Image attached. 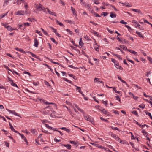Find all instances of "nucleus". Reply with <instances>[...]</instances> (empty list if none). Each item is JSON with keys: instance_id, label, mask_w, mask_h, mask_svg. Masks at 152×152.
I'll list each match as a JSON object with an SVG mask.
<instances>
[{"instance_id": "51", "label": "nucleus", "mask_w": 152, "mask_h": 152, "mask_svg": "<svg viewBox=\"0 0 152 152\" xmlns=\"http://www.w3.org/2000/svg\"><path fill=\"white\" fill-rule=\"evenodd\" d=\"M94 146L97 147L98 148H102V146L100 145L99 144H95L94 145Z\"/></svg>"}, {"instance_id": "40", "label": "nucleus", "mask_w": 152, "mask_h": 152, "mask_svg": "<svg viewBox=\"0 0 152 152\" xmlns=\"http://www.w3.org/2000/svg\"><path fill=\"white\" fill-rule=\"evenodd\" d=\"M145 107V105L143 104H141L139 106V107L140 108H142V109H143Z\"/></svg>"}, {"instance_id": "47", "label": "nucleus", "mask_w": 152, "mask_h": 152, "mask_svg": "<svg viewBox=\"0 0 152 152\" xmlns=\"http://www.w3.org/2000/svg\"><path fill=\"white\" fill-rule=\"evenodd\" d=\"M125 26L128 28V30L129 31H131L132 30L131 28L129 26L125 25Z\"/></svg>"}, {"instance_id": "42", "label": "nucleus", "mask_w": 152, "mask_h": 152, "mask_svg": "<svg viewBox=\"0 0 152 152\" xmlns=\"http://www.w3.org/2000/svg\"><path fill=\"white\" fill-rule=\"evenodd\" d=\"M149 61L151 64H152V58L149 56L147 57Z\"/></svg>"}, {"instance_id": "56", "label": "nucleus", "mask_w": 152, "mask_h": 152, "mask_svg": "<svg viewBox=\"0 0 152 152\" xmlns=\"http://www.w3.org/2000/svg\"><path fill=\"white\" fill-rule=\"evenodd\" d=\"M120 23L126 25L127 23L126 22H124L123 20H121L120 21Z\"/></svg>"}, {"instance_id": "45", "label": "nucleus", "mask_w": 152, "mask_h": 152, "mask_svg": "<svg viewBox=\"0 0 152 152\" xmlns=\"http://www.w3.org/2000/svg\"><path fill=\"white\" fill-rule=\"evenodd\" d=\"M126 58L127 60L128 61L130 62H131V63H132L134 64V61H132V60H131L129 59V58H127V57H126Z\"/></svg>"}, {"instance_id": "17", "label": "nucleus", "mask_w": 152, "mask_h": 152, "mask_svg": "<svg viewBox=\"0 0 152 152\" xmlns=\"http://www.w3.org/2000/svg\"><path fill=\"white\" fill-rule=\"evenodd\" d=\"M136 34H137L139 36V37H140V38H143L144 37V36L142 35V34L140 32H139L137 31H136Z\"/></svg>"}, {"instance_id": "26", "label": "nucleus", "mask_w": 152, "mask_h": 152, "mask_svg": "<svg viewBox=\"0 0 152 152\" xmlns=\"http://www.w3.org/2000/svg\"><path fill=\"white\" fill-rule=\"evenodd\" d=\"M75 86L76 87V90L79 93H80L82 91L80 87L77 86Z\"/></svg>"}, {"instance_id": "6", "label": "nucleus", "mask_w": 152, "mask_h": 152, "mask_svg": "<svg viewBox=\"0 0 152 152\" xmlns=\"http://www.w3.org/2000/svg\"><path fill=\"white\" fill-rule=\"evenodd\" d=\"M39 42L37 39L36 38L34 39V46L36 48L38 47Z\"/></svg>"}, {"instance_id": "30", "label": "nucleus", "mask_w": 152, "mask_h": 152, "mask_svg": "<svg viewBox=\"0 0 152 152\" xmlns=\"http://www.w3.org/2000/svg\"><path fill=\"white\" fill-rule=\"evenodd\" d=\"M142 133L145 136H147L148 135L147 133L146 132L144 129H142Z\"/></svg>"}, {"instance_id": "14", "label": "nucleus", "mask_w": 152, "mask_h": 152, "mask_svg": "<svg viewBox=\"0 0 152 152\" xmlns=\"http://www.w3.org/2000/svg\"><path fill=\"white\" fill-rule=\"evenodd\" d=\"M62 145L64 146L67 148L69 149H71V146L70 145L68 144H62Z\"/></svg>"}, {"instance_id": "23", "label": "nucleus", "mask_w": 152, "mask_h": 152, "mask_svg": "<svg viewBox=\"0 0 152 152\" xmlns=\"http://www.w3.org/2000/svg\"><path fill=\"white\" fill-rule=\"evenodd\" d=\"M10 129L13 131L15 133H18V132L17 131L15 130L14 128L12 126H10Z\"/></svg>"}, {"instance_id": "21", "label": "nucleus", "mask_w": 152, "mask_h": 152, "mask_svg": "<svg viewBox=\"0 0 152 152\" xmlns=\"http://www.w3.org/2000/svg\"><path fill=\"white\" fill-rule=\"evenodd\" d=\"M6 28L8 30L10 31H12L13 30V28H12L9 26L6 27Z\"/></svg>"}, {"instance_id": "61", "label": "nucleus", "mask_w": 152, "mask_h": 152, "mask_svg": "<svg viewBox=\"0 0 152 152\" xmlns=\"http://www.w3.org/2000/svg\"><path fill=\"white\" fill-rule=\"evenodd\" d=\"M116 99L119 100V101L120 102H121L120 98L118 95L117 96H116Z\"/></svg>"}, {"instance_id": "28", "label": "nucleus", "mask_w": 152, "mask_h": 152, "mask_svg": "<svg viewBox=\"0 0 152 152\" xmlns=\"http://www.w3.org/2000/svg\"><path fill=\"white\" fill-rule=\"evenodd\" d=\"M27 53H29L30 54H31L33 57H34V58H35V57H37L36 55H35L33 53H32L31 52H30L29 51H27Z\"/></svg>"}, {"instance_id": "39", "label": "nucleus", "mask_w": 152, "mask_h": 152, "mask_svg": "<svg viewBox=\"0 0 152 152\" xmlns=\"http://www.w3.org/2000/svg\"><path fill=\"white\" fill-rule=\"evenodd\" d=\"M31 132L33 134H34L37 132V131L34 129H31Z\"/></svg>"}, {"instance_id": "1", "label": "nucleus", "mask_w": 152, "mask_h": 152, "mask_svg": "<svg viewBox=\"0 0 152 152\" xmlns=\"http://www.w3.org/2000/svg\"><path fill=\"white\" fill-rule=\"evenodd\" d=\"M44 109H46L45 110H43L42 113L44 114H50V112H54V111L53 110V108L50 106H48L44 108Z\"/></svg>"}, {"instance_id": "52", "label": "nucleus", "mask_w": 152, "mask_h": 152, "mask_svg": "<svg viewBox=\"0 0 152 152\" xmlns=\"http://www.w3.org/2000/svg\"><path fill=\"white\" fill-rule=\"evenodd\" d=\"M17 133L18 134H19L21 136V138H22V139H23L25 138V137L24 136L23 134H21L20 133H19V132H18V133Z\"/></svg>"}, {"instance_id": "8", "label": "nucleus", "mask_w": 152, "mask_h": 152, "mask_svg": "<svg viewBox=\"0 0 152 152\" xmlns=\"http://www.w3.org/2000/svg\"><path fill=\"white\" fill-rule=\"evenodd\" d=\"M16 15H24V12L22 10L18 11L16 12Z\"/></svg>"}, {"instance_id": "15", "label": "nucleus", "mask_w": 152, "mask_h": 152, "mask_svg": "<svg viewBox=\"0 0 152 152\" xmlns=\"http://www.w3.org/2000/svg\"><path fill=\"white\" fill-rule=\"evenodd\" d=\"M60 129H61L62 130L66 131L68 133L70 132V130L69 129L66 128L64 127L61 128H60Z\"/></svg>"}, {"instance_id": "41", "label": "nucleus", "mask_w": 152, "mask_h": 152, "mask_svg": "<svg viewBox=\"0 0 152 152\" xmlns=\"http://www.w3.org/2000/svg\"><path fill=\"white\" fill-rule=\"evenodd\" d=\"M50 40L52 41L55 44H58V42H56L55 40V39H54V38H50Z\"/></svg>"}, {"instance_id": "20", "label": "nucleus", "mask_w": 152, "mask_h": 152, "mask_svg": "<svg viewBox=\"0 0 152 152\" xmlns=\"http://www.w3.org/2000/svg\"><path fill=\"white\" fill-rule=\"evenodd\" d=\"M113 90L115 91V92L117 93H118L119 94H121V92L120 91H117L116 90V87H114L113 88Z\"/></svg>"}, {"instance_id": "9", "label": "nucleus", "mask_w": 152, "mask_h": 152, "mask_svg": "<svg viewBox=\"0 0 152 152\" xmlns=\"http://www.w3.org/2000/svg\"><path fill=\"white\" fill-rule=\"evenodd\" d=\"M71 7V10H72L73 14L75 16H77L76 12L75 9L74 8L72 7Z\"/></svg>"}, {"instance_id": "13", "label": "nucleus", "mask_w": 152, "mask_h": 152, "mask_svg": "<svg viewBox=\"0 0 152 152\" xmlns=\"http://www.w3.org/2000/svg\"><path fill=\"white\" fill-rule=\"evenodd\" d=\"M46 9H47V11L48 12V13L50 15H54L55 16H56V14H54V13L53 12H51V11L49 10V9L48 8H46Z\"/></svg>"}, {"instance_id": "37", "label": "nucleus", "mask_w": 152, "mask_h": 152, "mask_svg": "<svg viewBox=\"0 0 152 152\" xmlns=\"http://www.w3.org/2000/svg\"><path fill=\"white\" fill-rule=\"evenodd\" d=\"M45 126L47 128L50 129L51 130V129H52V127L51 126H50L48 124H45Z\"/></svg>"}, {"instance_id": "36", "label": "nucleus", "mask_w": 152, "mask_h": 152, "mask_svg": "<svg viewBox=\"0 0 152 152\" xmlns=\"http://www.w3.org/2000/svg\"><path fill=\"white\" fill-rule=\"evenodd\" d=\"M113 54L114 56L117 57L119 59H120L121 60H122V58L120 57V55H119L117 54Z\"/></svg>"}, {"instance_id": "60", "label": "nucleus", "mask_w": 152, "mask_h": 152, "mask_svg": "<svg viewBox=\"0 0 152 152\" xmlns=\"http://www.w3.org/2000/svg\"><path fill=\"white\" fill-rule=\"evenodd\" d=\"M111 61L115 63H117V61L114 59H111Z\"/></svg>"}, {"instance_id": "38", "label": "nucleus", "mask_w": 152, "mask_h": 152, "mask_svg": "<svg viewBox=\"0 0 152 152\" xmlns=\"http://www.w3.org/2000/svg\"><path fill=\"white\" fill-rule=\"evenodd\" d=\"M123 41H122V43H126V44H129V41L126 40L125 39H124L122 40Z\"/></svg>"}, {"instance_id": "64", "label": "nucleus", "mask_w": 152, "mask_h": 152, "mask_svg": "<svg viewBox=\"0 0 152 152\" xmlns=\"http://www.w3.org/2000/svg\"><path fill=\"white\" fill-rule=\"evenodd\" d=\"M8 1L7 0H5L4 2V4L3 5V6H5V5H6L7 4V2H8Z\"/></svg>"}, {"instance_id": "55", "label": "nucleus", "mask_w": 152, "mask_h": 152, "mask_svg": "<svg viewBox=\"0 0 152 152\" xmlns=\"http://www.w3.org/2000/svg\"><path fill=\"white\" fill-rule=\"evenodd\" d=\"M66 31H67V32L69 33V34H71H71H72V31H71L70 30V29H68V28L67 29H66Z\"/></svg>"}, {"instance_id": "18", "label": "nucleus", "mask_w": 152, "mask_h": 152, "mask_svg": "<svg viewBox=\"0 0 152 152\" xmlns=\"http://www.w3.org/2000/svg\"><path fill=\"white\" fill-rule=\"evenodd\" d=\"M17 51H19L21 53H25V51H24L23 50L21 49H19L18 48H16L15 49Z\"/></svg>"}, {"instance_id": "22", "label": "nucleus", "mask_w": 152, "mask_h": 152, "mask_svg": "<svg viewBox=\"0 0 152 152\" xmlns=\"http://www.w3.org/2000/svg\"><path fill=\"white\" fill-rule=\"evenodd\" d=\"M127 51L134 55H136L137 53L136 52L133 51L132 50H127Z\"/></svg>"}, {"instance_id": "3", "label": "nucleus", "mask_w": 152, "mask_h": 152, "mask_svg": "<svg viewBox=\"0 0 152 152\" xmlns=\"http://www.w3.org/2000/svg\"><path fill=\"white\" fill-rule=\"evenodd\" d=\"M7 110L9 112H10V113L13 114L14 115H15L16 116H18L20 118L21 117H20V115L17 113H16L15 111L14 110Z\"/></svg>"}, {"instance_id": "11", "label": "nucleus", "mask_w": 152, "mask_h": 152, "mask_svg": "<svg viewBox=\"0 0 152 152\" xmlns=\"http://www.w3.org/2000/svg\"><path fill=\"white\" fill-rule=\"evenodd\" d=\"M131 10L136 12H138L141 14H142V12L139 9H132Z\"/></svg>"}, {"instance_id": "48", "label": "nucleus", "mask_w": 152, "mask_h": 152, "mask_svg": "<svg viewBox=\"0 0 152 152\" xmlns=\"http://www.w3.org/2000/svg\"><path fill=\"white\" fill-rule=\"evenodd\" d=\"M25 90L28 91V92L30 93H31L32 94H36V93L32 91H30L28 89H26Z\"/></svg>"}, {"instance_id": "49", "label": "nucleus", "mask_w": 152, "mask_h": 152, "mask_svg": "<svg viewBox=\"0 0 152 152\" xmlns=\"http://www.w3.org/2000/svg\"><path fill=\"white\" fill-rule=\"evenodd\" d=\"M36 32L40 36H42V35L41 32L40 31H38V30H36Z\"/></svg>"}, {"instance_id": "43", "label": "nucleus", "mask_w": 152, "mask_h": 152, "mask_svg": "<svg viewBox=\"0 0 152 152\" xmlns=\"http://www.w3.org/2000/svg\"><path fill=\"white\" fill-rule=\"evenodd\" d=\"M84 38L86 39L87 40H88V41H89V40H91V39H90V38H89V37L87 35H85L84 36Z\"/></svg>"}, {"instance_id": "59", "label": "nucleus", "mask_w": 152, "mask_h": 152, "mask_svg": "<svg viewBox=\"0 0 152 152\" xmlns=\"http://www.w3.org/2000/svg\"><path fill=\"white\" fill-rule=\"evenodd\" d=\"M78 110L82 113L83 115H86V114H85L84 111L82 109L80 108Z\"/></svg>"}, {"instance_id": "35", "label": "nucleus", "mask_w": 152, "mask_h": 152, "mask_svg": "<svg viewBox=\"0 0 152 152\" xmlns=\"http://www.w3.org/2000/svg\"><path fill=\"white\" fill-rule=\"evenodd\" d=\"M145 113L146 115H148V116H149L152 119V116H151V113L148 112V111H145Z\"/></svg>"}, {"instance_id": "16", "label": "nucleus", "mask_w": 152, "mask_h": 152, "mask_svg": "<svg viewBox=\"0 0 152 152\" xmlns=\"http://www.w3.org/2000/svg\"><path fill=\"white\" fill-rule=\"evenodd\" d=\"M90 32L91 33L94 34L95 35H96L98 37H99V33L98 32L95 31L94 30H91V31H90Z\"/></svg>"}, {"instance_id": "62", "label": "nucleus", "mask_w": 152, "mask_h": 152, "mask_svg": "<svg viewBox=\"0 0 152 152\" xmlns=\"http://www.w3.org/2000/svg\"><path fill=\"white\" fill-rule=\"evenodd\" d=\"M28 20L31 22H32L33 21V20H34V18H28Z\"/></svg>"}, {"instance_id": "54", "label": "nucleus", "mask_w": 152, "mask_h": 152, "mask_svg": "<svg viewBox=\"0 0 152 152\" xmlns=\"http://www.w3.org/2000/svg\"><path fill=\"white\" fill-rule=\"evenodd\" d=\"M71 42L73 43V44L74 45V46H76V47H79H79V46L78 45H77V44H75V42L74 41H71Z\"/></svg>"}, {"instance_id": "12", "label": "nucleus", "mask_w": 152, "mask_h": 152, "mask_svg": "<svg viewBox=\"0 0 152 152\" xmlns=\"http://www.w3.org/2000/svg\"><path fill=\"white\" fill-rule=\"evenodd\" d=\"M69 46L72 49L76 50L77 52H78L79 53H80L79 50L76 49V48L75 47H74L73 46H72L71 45H69Z\"/></svg>"}, {"instance_id": "46", "label": "nucleus", "mask_w": 152, "mask_h": 152, "mask_svg": "<svg viewBox=\"0 0 152 152\" xmlns=\"http://www.w3.org/2000/svg\"><path fill=\"white\" fill-rule=\"evenodd\" d=\"M110 127L113 129L114 130H119V129L116 127H113V126H110Z\"/></svg>"}, {"instance_id": "19", "label": "nucleus", "mask_w": 152, "mask_h": 152, "mask_svg": "<svg viewBox=\"0 0 152 152\" xmlns=\"http://www.w3.org/2000/svg\"><path fill=\"white\" fill-rule=\"evenodd\" d=\"M96 46H98L97 45V43H96L94 45V49L97 51H99V48L98 47H97Z\"/></svg>"}, {"instance_id": "50", "label": "nucleus", "mask_w": 152, "mask_h": 152, "mask_svg": "<svg viewBox=\"0 0 152 152\" xmlns=\"http://www.w3.org/2000/svg\"><path fill=\"white\" fill-rule=\"evenodd\" d=\"M93 14L95 15V17H100L101 16L98 13L95 12H93Z\"/></svg>"}, {"instance_id": "5", "label": "nucleus", "mask_w": 152, "mask_h": 152, "mask_svg": "<svg viewBox=\"0 0 152 152\" xmlns=\"http://www.w3.org/2000/svg\"><path fill=\"white\" fill-rule=\"evenodd\" d=\"M36 8L37 10L41 11L43 10L42 6L40 4L39 5H37L36 6Z\"/></svg>"}, {"instance_id": "4", "label": "nucleus", "mask_w": 152, "mask_h": 152, "mask_svg": "<svg viewBox=\"0 0 152 152\" xmlns=\"http://www.w3.org/2000/svg\"><path fill=\"white\" fill-rule=\"evenodd\" d=\"M114 66L117 69L120 70L123 69V68L121 66H119V64L118 62L117 63L114 64Z\"/></svg>"}, {"instance_id": "29", "label": "nucleus", "mask_w": 152, "mask_h": 152, "mask_svg": "<svg viewBox=\"0 0 152 152\" xmlns=\"http://www.w3.org/2000/svg\"><path fill=\"white\" fill-rule=\"evenodd\" d=\"M63 79H64V81H66V82H68V83H70V84H72V82L71 81L67 79V78H63Z\"/></svg>"}, {"instance_id": "58", "label": "nucleus", "mask_w": 152, "mask_h": 152, "mask_svg": "<svg viewBox=\"0 0 152 152\" xmlns=\"http://www.w3.org/2000/svg\"><path fill=\"white\" fill-rule=\"evenodd\" d=\"M7 13H6L4 15H0V19H1L2 18H3L4 16H6L7 15Z\"/></svg>"}, {"instance_id": "2", "label": "nucleus", "mask_w": 152, "mask_h": 152, "mask_svg": "<svg viewBox=\"0 0 152 152\" xmlns=\"http://www.w3.org/2000/svg\"><path fill=\"white\" fill-rule=\"evenodd\" d=\"M84 117L85 119H86L87 121L90 122L93 125L94 124V119L90 117L89 115H87V114L84 115Z\"/></svg>"}, {"instance_id": "57", "label": "nucleus", "mask_w": 152, "mask_h": 152, "mask_svg": "<svg viewBox=\"0 0 152 152\" xmlns=\"http://www.w3.org/2000/svg\"><path fill=\"white\" fill-rule=\"evenodd\" d=\"M4 143L6 147H9V143L7 142V141H5Z\"/></svg>"}, {"instance_id": "33", "label": "nucleus", "mask_w": 152, "mask_h": 152, "mask_svg": "<svg viewBox=\"0 0 152 152\" xmlns=\"http://www.w3.org/2000/svg\"><path fill=\"white\" fill-rule=\"evenodd\" d=\"M56 22L58 24L62 26H64V25L61 23L59 22L57 20V19H56Z\"/></svg>"}, {"instance_id": "31", "label": "nucleus", "mask_w": 152, "mask_h": 152, "mask_svg": "<svg viewBox=\"0 0 152 152\" xmlns=\"http://www.w3.org/2000/svg\"><path fill=\"white\" fill-rule=\"evenodd\" d=\"M113 137L117 141H119V140H120V138H119L116 134H115Z\"/></svg>"}, {"instance_id": "32", "label": "nucleus", "mask_w": 152, "mask_h": 152, "mask_svg": "<svg viewBox=\"0 0 152 152\" xmlns=\"http://www.w3.org/2000/svg\"><path fill=\"white\" fill-rule=\"evenodd\" d=\"M108 13L106 12H104L102 13L101 14V16L103 15L104 16H106L108 14Z\"/></svg>"}, {"instance_id": "44", "label": "nucleus", "mask_w": 152, "mask_h": 152, "mask_svg": "<svg viewBox=\"0 0 152 152\" xmlns=\"http://www.w3.org/2000/svg\"><path fill=\"white\" fill-rule=\"evenodd\" d=\"M44 83H45V84L46 85H47L48 86L50 87H51L50 85L49 84V83L48 82H47L45 80Z\"/></svg>"}, {"instance_id": "34", "label": "nucleus", "mask_w": 152, "mask_h": 152, "mask_svg": "<svg viewBox=\"0 0 152 152\" xmlns=\"http://www.w3.org/2000/svg\"><path fill=\"white\" fill-rule=\"evenodd\" d=\"M118 78L123 83H126V82L121 79V77L119 75H117Z\"/></svg>"}, {"instance_id": "7", "label": "nucleus", "mask_w": 152, "mask_h": 152, "mask_svg": "<svg viewBox=\"0 0 152 152\" xmlns=\"http://www.w3.org/2000/svg\"><path fill=\"white\" fill-rule=\"evenodd\" d=\"M102 113L107 116H110V114L107 111L105 110V109H103L102 110Z\"/></svg>"}, {"instance_id": "63", "label": "nucleus", "mask_w": 152, "mask_h": 152, "mask_svg": "<svg viewBox=\"0 0 152 152\" xmlns=\"http://www.w3.org/2000/svg\"><path fill=\"white\" fill-rule=\"evenodd\" d=\"M100 119L102 120L103 121H104L105 122H108V120H107L103 118L102 117H101L100 118Z\"/></svg>"}, {"instance_id": "53", "label": "nucleus", "mask_w": 152, "mask_h": 152, "mask_svg": "<svg viewBox=\"0 0 152 152\" xmlns=\"http://www.w3.org/2000/svg\"><path fill=\"white\" fill-rule=\"evenodd\" d=\"M24 25L25 26H29L30 24V23L28 22L24 23H23Z\"/></svg>"}, {"instance_id": "10", "label": "nucleus", "mask_w": 152, "mask_h": 152, "mask_svg": "<svg viewBox=\"0 0 152 152\" xmlns=\"http://www.w3.org/2000/svg\"><path fill=\"white\" fill-rule=\"evenodd\" d=\"M116 14L115 13H114L113 12H111L110 13V17L112 18H115L116 17Z\"/></svg>"}, {"instance_id": "27", "label": "nucleus", "mask_w": 152, "mask_h": 152, "mask_svg": "<svg viewBox=\"0 0 152 152\" xmlns=\"http://www.w3.org/2000/svg\"><path fill=\"white\" fill-rule=\"evenodd\" d=\"M132 113L134 115H136L137 116H139V115L137 113L136 111H135V110L133 111L132 112Z\"/></svg>"}, {"instance_id": "24", "label": "nucleus", "mask_w": 152, "mask_h": 152, "mask_svg": "<svg viewBox=\"0 0 152 152\" xmlns=\"http://www.w3.org/2000/svg\"><path fill=\"white\" fill-rule=\"evenodd\" d=\"M54 113H55V112H50V114H49V115H50V116L52 117L53 118H54L55 117V116L54 115H53V114Z\"/></svg>"}, {"instance_id": "25", "label": "nucleus", "mask_w": 152, "mask_h": 152, "mask_svg": "<svg viewBox=\"0 0 152 152\" xmlns=\"http://www.w3.org/2000/svg\"><path fill=\"white\" fill-rule=\"evenodd\" d=\"M10 82L11 83V84L12 86L18 87V86H17V85L15 83L13 82V80H11V81Z\"/></svg>"}]
</instances>
